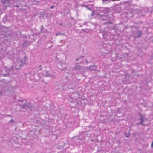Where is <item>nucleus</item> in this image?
Listing matches in <instances>:
<instances>
[{
    "instance_id": "f257e3e1",
    "label": "nucleus",
    "mask_w": 153,
    "mask_h": 153,
    "mask_svg": "<svg viewBox=\"0 0 153 153\" xmlns=\"http://www.w3.org/2000/svg\"><path fill=\"white\" fill-rule=\"evenodd\" d=\"M20 106L21 107L20 110L25 112L27 111L28 112L31 111L32 109V104L30 103H27L25 100H20Z\"/></svg>"
},
{
    "instance_id": "f03ea898",
    "label": "nucleus",
    "mask_w": 153,
    "mask_h": 153,
    "mask_svg": "<svg viewBox=\"0 0 153 153\" xmlns=\"http://www.w3.org/2000/svg\"><path fill=\"white\" fill-rule=\"evenodd\" d=\"M14 69L12 67L8 68L6 67L3 68L1 71L0 75H3L4 76H7L10 75V74L13 73Z\"/></svg>"
},
{
    "instance_id": "7ed1b4c3",
    "label": "nucleus",
    "mask_w": 153,
    "mask_h": 153,
    "mask_svg": "<svg viewBox=\"0 0 153 153\" xmlns=\"http://www.w3.org/2000/svg\"><path fill=\"white\" fill-rule=\"evenodd\" d=\"M22 55L23 57H22L21 59H20V67L26 65L27 63V57L25 55V53H22Z\"/></svg>"
},
{
    "instance_id": "20e7f679",
    "label": "nucleus",
    "mask_w": 153,
    "mask_h": 153,
    "mask_svg": "<svg viewBox=\"0 0 153 153\" xmlns=\"http://www.w3.org/2000/svg\"><path fill=\"white\" fill-rule=\"evenodd\" d=\"M109 10V9L104 7L98 8L97 9L98 14L100 16H102L104 14L108 13Z\"/></svg>"
},
{
    "instance_id": "39448f33",
    "label": "nucleus",
    "mask_w": 153,
    "mask_h": 153,
    "mask_svg": "<svg viewBox=\"0 0 153 153\" xmlns=\"http://www.w3.org/2000/svg\"><path fill=\"white\" fill-rule=\"evenodd\" d=\"M20 38L22 40H23L24 41L21 46L22 47V49H25L27 48V47L29 45L30 42L29 41V39H24V38H23V36L22 35L21 36H20Z\"/></svg>"
},
{
    "instance_id": "423d86ee",
    "label": "nucleus",
    "mask_w": 153,
    "mask_h": 153,
    "mask_svg": "<svg viewBox=\"0 0 153 153\" xmlns=\"http://www.w3.org/2000/svg\"><path fill=\"white\" fill-rule=\"evenodd\" d=\"M13 15L12 13L9 12L8 14L5 15L4 17L3 21L4 22H6L7 21H10L12 20L13 19Z\"/></svg>"
},
{
    "instance_id": "0eeeda50",
    "label": "nucleus",
    "mask_w": 153,
    "mask_h": 153,
    "mask_svg": "<svg viewBox=\"0 0 153 153\" xmlns=\"http://www.w3.org/2000/svg\"><path fill=\"white\" fill-rule=\"evenodd\" d=\"M35 36V35L34 34H33L32 35H30V36H23V38L25 39H29V41L30 42H32L34 40H35L36 39V36Z\"/></svg>"
},
{
    "instance_id": "6e6552de",
    "label": "nucleus",
    "mask_w": 153,
    "mask_h": 153,
    "mask_svg": "<svg viewBox=\"0 0 153 153\" xmlns=\"http://www.w3.org/2000/svg\"><path fill=\"white\" fill-rule=\"evenodd\" d=\"M57 67L60 70L63 71L65 70L66 68V65L61 63H58L57 65Z\"/></svg>"
},
{
    "instance_id": "1a4fd4ad",
    "label": "nucleus",
    "mask_w": 153,
    "mask_h": 153,
    "mask_svg": "<svg viewBox=\"0 0 153 153\" xmlns=\"http://www.w3.org/2000/svg\"><path fill=\"white\" fill-rule=\"evenodd\" d=\"M142 31L140 30H137L135 34V38L136 39L140 38L142 36Z\"/></svg>"
},
{
    "instance_id": "9d476101",
    "label": "nucleus",
    "mask_w": 153,
    "mask_h": 153,
    "mask_svg": "<svg viewBox=\"0 0 153 153\" xmlns=\"http://www.w3.org/2000/svg\"><path fill=\"white\" fill-rule=\"evenodd\" d=\"M97 68L96 65H92L87 68V70L90 71H96Z\"/></svg>"
},
{
    "instance_id": "9b49d317",
    "label": "nucleus",
    "mask_w": 153,
    "mask_h": 153,
    "mask_svg": "<svg viewBox=\"0 0 153 153\" xmlns=\"http://www.w3.org/2000/svg\"><path fill=\"white\" fill-rule=\"evenodd\" d=\"M44 74L47 77H51L52 76V73L50 71H45L43 72Z\"/></svg>"
},
{
    "instance_id": "f8f14e48",
    "label": "nucleus",
    "mask_w": 153,
    "mask_h": 153,
    "mask_svg": "<svg viewBox=\"0 0 153 153\" xmlns=\"http://www.w3.org/2000/svg\"><path fill=\"white\" fill-rule=\"evenodd\" d=\"M74 68V70L79 71L82 70L83 68V67L80 66L78 63L76 64Z\"/></svg>"
},
{
    "instance_id": "ddd939ff",
    "label": "nucleus",
    "mask_w": 153,
    "mask_h": 153,
    "mask_svg": "<svg viewBox=\"0 0 153 153\" xmlns=\"http://www.w3.org/2000/svg\"><path fill=\"white\" fill-rule=\"evenodd\" d=\"M68 76H66L65 77V79H64V82H65V84L67 85H68L70 84H71L72 83L68 79Z\"/></svg>"
},
{
    "instance_id": "4468645a",
    "label": "nucleus",
    "mask_w": 153,
    "mask_h": 153,
    "mask_svg": "<svg viewBox=\"0 0 153 153\" xmlns=\"http://www.w3.org/2000/svg\"><path fill=\"white\" fill-rule=\"evenodd\" d=\"M110 33L109 32H108L105 31L102 34V36L105 39H106L107 36L109 35Z\"/></svg>"
},
{
    "instance_id": "2eb2a0df",
    "label": "nucleus",
    "mask_w": 153,
    "mask_h": 153,
    "mask_svg": "<svg viewBox=\"0 0 153 153\" xmlns=\"http://www.w3.org/2000/svg\"><path fill=\"white\" fill-rule=\"evenodd\" d=\"M10 1V0H1V1L4 5H7L9 4Z\"/></svg>"
},
{
    "instance_id": "dca6fc26",
    "label": "nucleus",
    "mask_w": 153,
    "mask_h": 153,
    "mask_svg": "<svg viewBox=\"0 0 153 153\" xmlns=\"http://www.w3.org/2000/svg\"><path fill=\"white\" fill-rule=\"evenodd\" d=\"M139 116L140 117V121L144 120L145 117L143 116L141 113H139Z\"/></svg>"
},
{
    "instance_id": "f3484780",
    "label": "nucleus",
    "mask_w": 153,
    "mask_h": 153,
    "mask_svg": "<svg viewBox=\"0 0 153 153\" xmlns=\"http://www.w3.org/2000/svg\"><path fill=\"white\" fill-rule=\"evenodd\" d=\"M102 1L103 4H107L111 1V0H102Z\"/></svg>"
},
{
    "instance_id": "a211bd4d",
    "label": "nucleus",
    "mask_w": 153,
    "mask_h": 153,
    "mask_svg": "<svg viewBox=\"0 0 153 153\" xmlns=\"http://www.w3.org/2000/svg\"><path fill=\"white\" fill-rule=\"evenodd\" d=\"M41 32H42V33H46L47 32V30L46 29H45V31H42V30H43V29L44 30V28H43V25H42L41 26Z\"/></svg>"
},
{
    "instance_id": "6ab92c4d",
    "label": "nucleus",
    "mask_w": 153,
    "mask_h": 153,
    "mask_svg": "<svg viewBox=\"0 0 153 153\" xmlns=\"http://www.w3.org/2000/svg\"><path fill=\"white\" fill-rule=\"evenodd\" d=\"M144 120H141L140 122L139 123H138L137 124H140V125H142L143 126H144L145 125V124H144L143 123L144 122Z\"/></svg>"
},
{
    "instance_id": "aec40b11",
    "label": "nucleus",
    "mask_w": 153,
    "mask_h": 153,
    "mask_svg": "<svg viewBox=\"0 0 153 153\" xmlns=\"http://www.w3.org/2000/svg\"><path fill=\"white\" fill-rule=\"evenodd\" d=\"M76 139H78V140H81L83 141V140H85V137H83L82 138H81L80 137V136H79V137H77V138H76Z\"/></svg>"
},
{
    "instance_id": "412c9836",
    "label": "nucleus",
    "mask_w": 153,
    "mask_h": 153,
    "mask_svg": "<svg viewBox=\"0 0 153 153\" xmlns=\"http://www.w3.org/2000/svg\"><path fill=\"white\" fill-rule=\"evenodd\" d=\"M124 135L126 137H128L130 136V133H124Z\"/></svg>"
},
{
    "instance_id": "4be33fe9",
    "label": "nucleus",
    "mask_w": 153,
    "mask_h": 153,
    "mask_svg": "<svg viewBox=\"0 0 153 153\" xmlns=\"http://www.w3.org/2000/svg\"><path fill=\"white\" fill-rule=\"evenodd\" d=\"M83 57H84L83 56H79V57H77V58L76 60V61H79V60H80V59H81L83 58Z\"/></svg>"
},
{
    "instance_id": "5701e85b",
    "label": "nucleus",
    "mask_w": 153,
    "mask_h": 153,
    "mask_svg": "<svg viewBox=\"0 0 153 153\" xmlns=\"http://www.w3.org/2000/svg\"><path fill=\"white\" fill-rule=\"evenodd\" d=\"M61 34V33L59 32H58L56 33V36H57L58 35H60Z\"/></svg>"
},
{
    "instance_id": "b1692460",
    "label": "nucleus",
    "mask_w": 153,
    "mask_h": 153,
    "mask_svg": "<svg viewBox=\"0 0 153 153\" xmlns=\"http://www.w3.org/2000/svg\"><path fill=\"white\" fill-rule=\"evenodd\" d=\"M89 6L88 5H87L85 6V7L88 9L90 10H91V9L90 8H89Z\"/></svg>"
},
{
    "instance_id": "393cba45",
    "label": "nucleus",
    "mask_w": 153,
    "mask_h": 153,
    "mask_svg": "<svg viewBox=\"0 0 153 153\" xmlns=\"http://www.w3.org/2000/svg\"><path fill=\"white\" fill-rule=\"evenodd\" d=\"M42 68V66L41 65H39L38 67V68L39 69V70H41Z\"/></svg>"
},
{
    "instance_id": "a878e982",
    "label": "nucleus",
    "mask_w": 153,
    "mask_h": 153,
    "mask_svg": "<svg viewBox=\"0 0 153 153\" xmlns=\"http://www.w3.org/2000/svg\"><path fill=\"white\" fill-rule=\"evenodd\" d=\"M76 142H77L78 143H79V144H82V143H83V142H80V141H76Z\"/></svg>"
},
{
    "instance_id": "bb28decb",
    "label": "nucleus",
    "mask_w": 153,
    "mask_h": 153,
    "mask_svg": "<svg viewBox=\"0 0 153 153\" xmlns=\"http://www.w3.org/2000/svg\"><path fill=\"white\" fill-rule=\"evenodd\" d=\"M54 5H52L51 7H50V9H53L54 8Z\"/></svg>"
},
{
    "instance_id": "cd10ccee",
    "label": "nucleus",
    "mask_w": 153,
    "mask_h": 153,
    "mask_svg": "<svg viewBox=\"0 0 153 153\" xmlns=\"http://www.w3.org/2000/svg\"><path fill=\"white\" fill-rule=\"evenodd\" d=\"M9 122H12V123H13L14 122V121L12 119L10 121H9Z\"/></svg>"
},
{
    "instance_id": "c85d7f7f",
    "label": "nucleus",
    "mask_w": 153,
    "mask_h": 153,
    "mask_svg": "<svg viewBox=\"0 0 153 153\" xmlns=\"http://www.w3.org/2000/svg\"><path fill=\"white\" fill-rule=\"evenodd\" d=\"M119 0H111V1H119Z\"/></svg>"
},
{
    "instance_id": "c756f323",
    "label": "nucleus",
    "mask_w": 153,
    "mask_h": 153,
    "mask_svg": "<svg viewBox=\"0 0 153 153\" xmlns=\"http://www.w3.org/2000/svg\"><path fill=\"white\" fill-rule=\"evenodd\" d=\"M105 31H100L99 32V33H103Z\"/></svg>"
},
{
    "instance_id": "7c9ffc66",
    "label": "nucleus",
    "mask_w": 153,
    "mask_h": 153,
    "mask_svg": "<svg viewBox=\"0 0 153 153\" xmlns=\"http://www.w3.org/2000/svg\"><path fill=\"white\" fill-rule=\"evenodd\" d=\"M151 147L152 148H153V141L152 142V144H151Z\"/></svg>"
},
{
    "instance_id": "2f4dec72",
    "label": "nucleus",
    "mask_w": 153,
    "mask_h": 153,
    "mask_svg": "<svg viewBox=\"0 0 153 153\" xmlns=\"http://www.w3.org/2000/svg\"><path fill=\"white\" fill-rule=\"evenodd\" d=\"M16 139H17V141H16L15 143H18V139H17V137H16Z\"/></svg>"
},
{
    "instance_id": "473e14b6",
    "label": "nucleus",
    "mask_w": 153,
    "mask_h": 153,
    "mask_svg": "<svg viewBox=\"0 0 153 153\" xmlns=\"http://www.w3.org/2000/svg\"><path fill=\"white\" fill-rule=\"evenodd\" d=\"M15 68L17 70H18L19 69V68L18 67V68H17L16 67H15Z\"/></svg>"
},
{
    "instance_id": "72a5a7b5",
    "label": "nucleus",
    "mask_w": 153,
    "mask_h": 153,
    "mask_svg": "<svg viewBox=\"0 0 153 153\" xmlns=\"http://www.w3.org/2000/svg\"><path fill=\"white\" fill-rule=\"evenodd\" d=\"M7 116H10V117H11V116L10 115H7Z\"/></svg>"
},
{
    "instance_id": "f704fd0d",
    "label": "nucleus",
    "mask_w": 153,
    "mask_h": 153,
    "mask_svg": "<svg viewBox=\"0 0 153 153\" xmlns=\"http://www.w3.org/2000/svg\"><path fill=\"white\" fill-rule=\"evenodd\" d=\"M64 34V33H63L61 34V35H63Z\"/></svg>"
},
{
    "instance_id": "c9c22d12",
    "label": "nucleus",
    "mask_w": 153,
    "mask_h": 153,
    "mask_svg": "<svg viewBox=\"0 0 153 153\" xmlns=\"http://www.w3.org/2000/svg\"><path fill=\"white\" fill-rule=\"evenodd\" d=\"M86 63H88V61H87L86 60Z\"/></svg>"
},
{
    "instance_id": "e433bc0d",
    "label": "nucleus",
    "mask_w": 153,
    "mask_h": 153,
    "mask_svg": "<svg viewBox=\"0 0 153 153\" xmlns=\"http://www.w3.org/2000/svg\"><path fill=\"white\" fill-rule=\"evenodd\" d=\"M60 25H61V26H62V24H61V23H60Z\"/></svg>"
},
{
    "instance_id": "4c0bfd02",
    "label": "nucleus",
    "mask_w": 153,
    "mask_h": 153,
    "mask_svg": "<svg viewBox=\"0 0 153 153\" xmlns=\"http://www.w3.org/2000/svg\"><path fill=\"white\" fill-rule=\"evenodd\" d=\"M42 31H45V29H44V30H43H43H42Z\"/></svg>"
},
{
    "instance_id": "58836bf2",
    "label": "nucleus",
    "mask_w": 153,
    "mask_h": 153,
    "mask_svg": "<svg viewBox=\"0 0 153 153\" xmlns=\"http://www.w3.org/2000/svg\"><path fill=\"white\" fill-rule=\"evenodd\" d=\"M16 6H17V7H18L19 6V5H16Z\"/></svg>"
}]
</instances>
